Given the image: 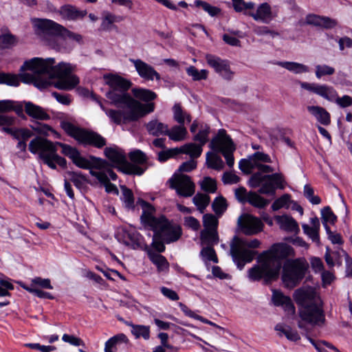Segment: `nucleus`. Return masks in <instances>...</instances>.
Here are the masks:
<instances>
[{
  "instance_id": "1",
  "label": "nucleus",
  "mask_w": 352,
  "mask_h": 352,
  "mask_svg": "<svg viewBox=\"0 0 352 352\" xmlns=\"http://www.w3.org/2000/svg\"><path fill=\"white\" fill-rule=\"evenodd\" d=\"M53 58L43 59L33 58L24 62L20 68L21 72L29 70L31 73L20 75L0 72V84L17 87L21 80L25 83H32L38 89H45L52 85V80L57 78L55 87L60 90H72L80 82L79 78L72 74L75 66L60 62L54 66Z\"/></svg>"
},
{
  "instance_id": "2",
  "label": "nucleus",
  "mask_w": 352,
  "mask_h": 352,
  "mask_svg": "<svg viewBox=\"0 0 352 352\" xmlns=\"http://www.w3.org/2000/svg\"><path fill=\"white\" fill-rule=\"evenodd\" d=\"M56 145L62 148V153L69 157L73 163L78 167L83 169L101 168L107 165V162L100 158L91 157V161L82 157L80 152L74 147L61 142L54 143L50 140L37 136L32 139L29 144V151L33 153H38L39 159L47 164L50 168L56 169V164L65 168L66 160L57 154Z\"/></svg>"
},
{
  "instance_id": "3",
  "label": "nucleus",
  "mask_w": 352,
  "mask_h": 352,
  "mask_svg": "<svg viewBox=\"0 0 352 352\" xmlns=\"http://www.w3.org/2000/svg\"><path fill=\"white\" fill-rule=\"evenodd\" d=\"M103 78L109 88L105 96L110 100L111 104L117 107L128 109L127 111L122 110L124 123L137 121L154 111V103L142 104L132 98L128 93V90L132 85L130 80L113 74H105Z\"/></svg>"
},
{
  "instance_id": "4",
  "label": "nucleus",
  "mask_w": 352,
  "mask_h": 352,
  "mask_svg": "<svg viewBox=\"0 0 352 352\" xmlns=\"http://www.w3.org/2000/svg\"><path fill=\"white\" fill-rule=\"evenodd\" d=\"M294 256V250L290 245L283 243L274 244L258 256L259 265L248 270L249 279L256 281L263 278L266 283L276 279L282 267L281 260Z\"/></svg>"
},
{
  "instance_id": "5",
  "label": "nucleus",
  "mask_w": 352,
  "mask_h": 352,
  "mask_svg": "<svg viewBox=\"0 0 352 352\" xmlns=\"http://www.w3.org/2000/svg\"><path fill=\"white\" fill-rule=\"evenodd\" d=\"M259 240L254 239L250 241L243 239L234 236L230 243V255L237 267L241 270L245 263L253 261L257 252L249 248H257L260 246Z\"/></svg>"
},
{
  "instance_id": "6",
  "label": "nucleus",
  "mask_w": 352,
  "mask_h": 352,
  "mask_svg": "<svg viewBox=\"0 0 352 352\" xmlns=\"http://www.w3.org/2000/svg\"><path fill=\"white\" fill-rule=\"evenodd\" d=\"M32 24L35 34L42 39H47L52 36H59L77 42H80L82 39L80 34H75L50 19H34Z\"/></svg>"
},
{
  "instance_id": "7",
  "label": "nucleus",
  "mask_w": 352,
  "mask_h": 352,
  "mask_svg": "<svg viewBox=\"0 0 352 352\" xmlns=\"http://www.w3.org/2000/svg\"><path fill=\"white\" fill-rule=\"evenodd\" d=\"M305 258L287 259L283 267L282 280L287 288L297 286L304 278L307 271Z\"/></svg>"
},
{
  "instance_id": "8",
  "label": "nucleus",
  "mask_w": 352,
  "mask_h": 352,
  "mask_svg": "<svg viewBox=\"0 0 352 352\" xmlns=\"http://www.w3.org/2000/svg\"><path fill=\"white\" fill-rule=\"evenodd\" d=\"M283 179L280 174L263 175L261 173H254L248 182L252 188L261 186L258 192L264 195L274 194L276 188L283 187Z\"/></svg>"
},
{
  "instance_id": "9",
  "label": "nucleus",
  "mask_w": 352,
  "mask_h": 352,
  "mask_svg": "<svg viewBox=\"0 0 352 352\" xmlns=\"http://www.w3.org/2000/svg\"><path fill=\"white\" fill-rule=\"evenodd\" d=\"M105 156L113 163L119 170L128 175H141L145 171V168H142L128 162L122 151L118 148L107 147L104 149Z\"/></svg>"
},
{
  "instance_id": "10",
  "label": "nucleus",
  "mask_w": 352,
  "mask_h": 352,
  "mask_svg": "<svg viewBox=\"0 0 352 352\" xmlns=\"http://www.w3.org/2000/svg\"><path fill=\"white\" fill-rule=\"evenodd\" d=\"M209 146L212 150L222 153L229 167L233 166L234 159L232 153L235 148L225 129L219 130L217 135L211 140Z\"/></svg>"
},
{
  "instance_id": "11",
  "label": "nucleus",
  "mask_w": 352,
  "mask_h": 352,
  "mask_svg": "<svg viewBox=\"0 0 352 352\" xmlns=\"http://www.w3.org/2000/svg\"><path fill=\"white\" fill-rule=\"evenodd\" d=\"M323 302L316 289L309 287V327H322L325 324Z\"/></svg>"
},
{
  "instance_id": "12",
  "label": "nucleus",
  "mask_w": 352,
  "mask_h": 352,
  "mask_svg": "<svg viewBox=\"0 0 352 352\" xmlns=\"http://www.w3.org/2000/svg\"><path fill=\"white\" fill-rule=\"evenodd\" d=\"M294 298L298 307V327L303 329V335L308 338V288L303 287L296 289Z\"/></svg>"
},
{
  "instance_id": "13",
  "label": "nucleus",
  "mask_w": 352,
  "mask_h": 352,
  "mask_svg": "<svg viewBox=\"0 0 352 352\" xmlns=\"http://www.w3.org/2000/svg\"><path fill=\"white\" fill-rule=\"evenodd\" d=\"M168 182L170 188L174 189L179 197H190L195 194V184L187 175L174 174Z\"/></svg>"
},
{
  "instance_id": "14",
  "label": "nucleus",
  "mask_w": 352,
  "mask_h": 352,
  "mask_svg": "<svg viewBox=\"0 0 352 352\" xmlns=\"http://www.w3.org/2000/svg\"><path fill=\"white\" fill-rule=\"evenodd\" d=\"M138 204L142 208V213L140 217L142 223L145 226L149 228L151 230H155L160 225L163 223L162 219L164 216H161L157 218L154 216L155 210L154 207L143 199H139Z\"/></svg>"
},
{
  "instance_id": "15",
  "label": "nucleus",
  "mask_w": 352,
  "mask_h": 352,
  "mask_svg": "<svg viewBox=\"0 0 352 352\" xmlns=\"http://www.w3.org/2000/svg\"><path fill=\"white\" fill-rule=\"evenodd\" d=\"M238 225L245 235H254L263 230V222L257 217L249 214L241 215L238 219Z\"/></svg>"
},
{
  "instance_id": "16",
  "label": "nucleus",
  "mask_w": 352,
  "mask_h": 352,
  "mask_svg": "<svg viewBox=\"0 0 352 352\" xmlns=\"http://www.w3.org/2000/svg\"><path fill=\"white\" fill-rule=\"evenodd\" d=\"M206 60L208 65L214 69L223 78L230 80L234 75V72L231 71L229 62L227 60L212 54H207Z\"/></svg>"
},
{
  "instance_id": "17",
  "label": "nucleus",
  "mask_w": 352,
  "mask_h": 352,
  "mask_svg": "<svg viewBox=\"0 0 352 352\" xmlns=\"http://www.w3.org/2000/svg\"><path fill=\"white\" fill-rule=\"evenodd\" d=\"M163 223L156 228L155 230L159 231L163 237V240L169 243L177 241L182 234V228L179 226H171L168 221L164 217L162 219Z\"/></svg>"
},
{
  "instance_id": "18",
  "label": "nucleus",
  "mask_w": 352,
  "mask_h": 352,
  "mask_svg": "<svg viewBox=\"0 0 352 352\" xmlns=\"http://www.w3.org/2000/svg\"><path fill=\"white\" fill-rule=\"evenodd\" d=\"M15 110L19 114L22 111V107L15 109L14 102L12 100H0V126L10 127L15 122V117L9 116L6 113Z\"/></svg>"
},
{
  "instance_id": "19",
  "label": "nucleus",
  "mask_w": 352,
  "mask_h": 352,
  "mask_svg": "<svg viewBox=\"0 0 352 352\" xmlns=\"http://www.w3.org/2000/svg\"><path fill=\"white\" fill-rule=\"evenodd\" d=\"M129 61L132 63L139 76L147 80H153L154 78L156 80H160V74L150 65L144 62L141 59L130 58Z\"/></svg>"
},
{
  "instance_id": "20",
  "label": "nucleus",
  "mask_w": 352,
  "mask_h": 352,
  "mask_svg": "<svg viewBox=\"0 0 352 352\" xmlns=\"http://www.w3.org/2000/svg\"><path fill=\"white\" fill-rule=\"evenodd\" d=\"M245 14L263 23H269L273 19L271 6L267 3H261L255 10H251Z\"/></svg>"
},
{
  "instance_id": "21",
  "label": "nucleus",
  "mask_w": 352,
  "mask_h": 352,
  "mask_svg": "<svg viewBox=\"0 0 352 352\" xmlns=\"http://www.w3.org/2000/svg\"><path fill=\"white\" fill-rule=\"evenodd\" d=\"M78 142L85 145H91L98 148L103 147L107 144L105 138L98 133L85 129Z\"/></svg>"
},
{
  "instance_id": "22",
  "label": "nucleus",
  "mask_w": 352,
  "mask_h": 352,
  "mask_svg": "<svg viewBox=\"0 0 352 352\" xmlns=\"http://www.w3.org/2000/svg\"><path fill=\"white\" fill-rule=\"evenodd\" d=\"M90 97L94 101L96 102L100 105V108L105 112L106 115L110 118L112 122L118 125L124 124L122 109H107L102 103L100 97L93 92L90 94Z\"/></svg>"
},
{
  "instance_id": "23",
  "label": "nucleus",
  "mask_w": 352,
  "mask_h": 352,
  "mask_svg": "<svg viewBox=\"0 0 352 352\" xmlns=\"http://www.w3.org/2000/svg\"><path fill=\"white\" fill-rule=\"evenodd\" d=\"M57 12L63 19L69 21L82 19L87 14L85 10H80L76 6L70 4L61 6Z\"/></svg>"
},
{
  "instance_id": "24",
  "label": "nucleus",
  "mask_w": 352,
  "mask_h": 352,
  "mask_svg": "<svg viewBox=\"0 0 352 352\" xmlns=\"http://www.w3.org/2000/svg\"><path fill=\"white\" fill-rule=\"evenodd\" d=\"M309 91L322 97L329 100L333 101L336 98V91L331 86L319 85L316 83L309 84Z\"/></svg>"
},
{
  "instance_id": "25",
  "label": "nucleus",
  "mask_w": 352,
  "mask_h": 352,
  "mask_svg": "<svg viewBox=\"0 0 352 352\" xmlns=\"http://www.w3.org/2000/svg\"><path fill=\"white\" fill-rule=\"evenodd\" d=\"M25 111L27 115L36 120H48L50 119V115L45 109L31 102H25Z\"/></svg>"
},
{
  "instance_id": "26",
  "label": "nucleus",
  "mask_w": 352,
  "mask_h": 352,
  "mask_svg": "<svg viewBox=\"0 0 352 352\" xmlns=\"http://www.w3.org/2000/svg\"><path fill=\"white\" fill-rule=\"evenodd\" d=\"M146 251L151 261L156 265L158 272H160L168 270L169 263L164 256L148 248L146 249Z\"/></svg>"
},
{
  "instance_id": "27",
  "label": "nucleus",
  "mask_w": 352,
  "mask_h": 352,
  "mask_svg": "<svg viewBox=\"0 0 352 352\" xmlns=\"http://www.w3.org/2000/svg\"><path fill=\"white\" fill-rule=\"evenodd\" d=\"M309 25L318 26L325 29H331L338 25V21L336 19L327 16H321L316 14H309Z\"/></svg>"
},
{
  "instance_id": "28",
  "label": "nucleus",
  "mask_w": 352,
  "mask_h": 352,
  "mask_svg": "<svg viewBox=\"0 0 352 352\" xmlns=\"http://www.w3.org/2000/svg\"><path fill=\"white\" fill-rule=\"evenodd\" d=\"M277 223L280 229L292 233H298L300 230L297 222L291 217L287 215L276 217Z\"/></svg>"
},
{
  "instance_id": "29",
  "label": "nucleus",
  "mask_w": 352,
  "mask_h": 352,
  "mask_svg": "<svg viewBox=\"0 0 352 352\" xmlns=\"http://www.w3.org/2000/svg\"><path fill=\"white\" fill-rule=\"evenodd\" d=\"M2 131L12 135L14 139L25 143L33 135V133L25 128L3 127Z\"/></svg>"
},
{
  "instance_id": "30",
  "label": "nucleus",
  "mask_w": 352,
  "mask_h": 352,
  "mask_svg": "<svg viewBox=\"0 0 352 352\" xmlns=\"http://www.w3.org/2000/svg\"><path fill=\"white\" fill-rule=\"evenodd\" d=\"M148 133L153 136L166 135L168 126L157 120H152L145 125Z\"/></svg>"
},
{
  "instance_id": "31",
  "label": "nucleus",
  "mask_w": 352,
  "mask_h": 352,
  "mask_svg": "<svg viewBox=\"0 0 352 352\" xmlns=\"http://www.w3.org/2000/svg\"><path fill=\"white\" fill-rule=\"evenodd\" d=\"M309 111L316 120L321 124L329 125L330 124V114L323 107L319 106L309 107Z\"/></svg>"
},
{
  "instance_id": "32",
  "label": "nucleus",
  "mask_w": 352,
  "mask_h": 352,
  "mask_svg": "<svg viewBox=\"0 0 352 352\" xmlns=\"http://www.w3.org/2000/svg\"><path fill=\"white\" fill-rule=\"evenodd\" d=\"M127 337L124 333L117 334L109 338L104 344V352H117L120 343H127Z\"/></svg>"
},
{
  "instance_id": "33",
  "label": "nucleus",
  "mask_w": 352,
  "mask_h": 352,
  "mask_svg": "<svg viewBox=\"0 0 352 352\" xmlns=\"http://www.w3.org/2000/svg\"><path fill=\"white\" fill-rule=\"evenodd\" d=\"M178 155L184 153L190 155L191 159L197 158L202 153V146L195 143L186 144L180 147H177Z\"/></svg>"
},
{
  "instance_id": "34",
  "label": "nucleus",
  "mask_w": 352,
  "mask_h": 352,
  "mask_svg": "<svg viewBox=\"0 0 352 352\" xmlns=\"http://www.w3.org/2000/svg\"><path fill=\"white\" fill-rule=\"evenodd\" d=\"M129 157L132 162L131 164L145 168V170H146L148 157L143 151L139 149L131 151L129 154Z\"/></svg>"
},
{
  "instance_id": "35",
  "label": "nucleus",
  "mask_w": 352,
  "mask_h": 352,
  "mask_svg": "<svg viewBox=\"0 0 352 352\" xmlns=\"http://www.w3.org/2000/svg\"><path fill=\"white\" fill-rule=\"evenodd\" d=\"M187 130L184 125H175L170 129L168 128L166 135L173 141L179 142L186 138Z\"/></svg>"
},
{
  "instance_id": "36",
  "label": "nucleus",
  "mask_w": 352,
  "mask_h": 352,
  "mask_svg": "<svg viewBox=\"0 0 352 352\" xmlns=\"http://www.w3.org/2000/svg\"><path fill=\"white\" fill-rule=\"evenodd\" d=\"M200 239L203 244L213 247L219 243L217 230H203L201 232Z\"/></svg>"
},
{
  "instance_id": "37",
  "label": "nucleus",
  "mask_w": 352,
  "mask_h": 352,
  "mask_svg": "<svg viewBox=\"0 0 352 352\" xmlns=\"http://www.w3.org/2000/svg\"><path fill=\"white\" fill-rule=\"evenodd\" d=\"M132 93L135 98L148 102L149 104L151 101L155 100L157 98V94L147 89L143 88H133L132 89Z\"/></svg>"
},
{
  "instance_id": "38",
  "label": "nucleus",
  "mask_w": 352,
  "mask_h": 352,
  "mask_svg": "<svg viewBox=\"0 0 352 352\" xmlns=\"http://www.w3.org/2000/svg\"><path fill=\"white\" fill-rule=\"evenodd\" d=\"M66 174L67 177L66 179L72 182L78 189L84 188L87 182V177L80 172L68 171Z\"/></svg>"
},
{
  "instance_id": "39",
  "label": "nucleus",
  "mask_w": 352,
  "mask_h": 352,
  "mask_svg": "<svg viewBox=\"0 0 352 352\" xmlns=\"http://www.w3.org/2000/svg\"><path fill=\"white\" fill-rule=\"evenodd\" d=\"M275 330L278 332L280 336H285L289 340L296 341L300 339V336L296 331L292 330L290 327L283 324H277L275 327Z\"/></svg>"
},
{
  "instance_id": "40",
  "label": "nucleus",
  "mask_w": 352,
  "mask_h": 352,
  "mask_svg": "<svg viewBox=\"0 0 352 352\" xmlns=\"http://www.w3.org/2000/svg\"><path fill=\"white\" fill-rule=\"evenodd\" d=\"M320 228V223L319 219L316 217L311 218L309 224V239L318 246L320 245L319 235Z\"/></svg>"
},
{
  "instance_id": "41",
  "label": "nucleus",
  "mask_w": 352,
  "mask_h": 352,
  "mask_svg": "<svg viewBox=\"0 0 352 352\" xmlns=\"http://www.w3.org/2000/svg\"><path fill=\"white\" fill-rule=\"evenodd\" d=\"M60 125L67 134L79 142L84 129L77 127L72 123L67 121L62 122Z\"/></svg>"
},
{
  "instance_id": "42",
  "label": "nucleus",
  "mask_w": 352,
  "mask_h": 352,
  "mask_svg": "<svg viewBox=\"0 0 352 352\" xmlns=\"http://www.w3.org/2000/svg\"><path fill=\"white\" fill-rule=\"evenodd\" d=\"M122 20V17L120 16H116L110 12H106L104 14L100 28L102 30L109 31L113 23L120 22Z\"/></svg>"
},
{
  "instance_id": "43",
  "label": "nucleus",
  "mask_w": 352,
  "mask_h": 352,
  "mask_svg": "<svg viewBox=\"0 0 352 352\" xmlns=\"http://www.w3.org/2000/svg\"><path fill=\"white\" fill-rule=\"evenodd\" d=\"M131 327V333L135 338H143L147 340L150 338V327L148 326L140 324H129Z\"/></svg>"
},
{
  "instance_id": "44",
  "label": "nucleus",
  "mask_w": 352,
  "mask_h": 352,
  "mask_svg": "<svg viewBox=\"0 0 352 352\" xmlns=\"http://www.w3.org/2000/svg\"><path fill=\"white\" fill-rule=\"evenodd\" d=\"M210 201L209 195L206 194L197 193L192 199L193 204L197 207L201 213H204L206 208Z\"/></svg>"
},
{
  "instance_id": "45",
  "label": "nucleus",
  "mask_w": 352,
  "mask_h": 352,
  "mask_svg": "<svg viewBox=\"0 0 352 352\" xmlns=\"http://www.w3.org/2000/svg\"><path fill=\"white\" fill-rule=\"evenodd\" d=\"M277 65L295 74L305 73L307 70L306 65L294 62H278Z\"/></svg>"
},
{
  "instance_id": "46",
  "label": "nucleus",
  "mask_w": 352,
  "mask_h": 352,
  "mask_svg": "<svg viewBox=\"0 0 352 352\" xmlns=\"http://www.w3.org/2000/svg\"><path fill=\"white\" fill-rule=\"evenodd\" d=\"M277 65L295 74L305 73L307 70L306 65L294 62H278Z\"/></svg>"
},
{
  "instance_id": "47",
  "label": "nucleus",
  "mask_w": 352,
  "mask_h": 352,
  "mask_svg": "<svg viewBox=\"0 0 352 352\" xmlns=\"http://www.w3.org/2000/svg\"><path fill=\"white\" fill-rule=\"evenodd\" d=\"M210 126L207 124H200L199 132L194 136L193 140L203 146L208 141Z\"/></svg>"
},
{
  "instance_id": "48",
  "label": "nucleus",
  "mask_w": 352,
  "mask_h": 352,
  "mask_svg": "<svg viewBox=\"0 0 352 352\" xmlns=\"http://www.w3.org/2000/svg\"><path fill=\"white\" fill-rule=\"evenodd\" d=\"M206 162L208 167L214 170H220L223 168V162L221 158L210 152L206 155Z\"/></svg>"
},
{
  "instance_id": "49",
  "label": "nucleus",
  "mask_w": 352,
  "mask_h": 352,
  "mask_svg": "<svg viewBox=\"0 0 352 352\" xmlns=\"http://www.w3.org/2000/svg\"><path fill=\"white\" fill-rule=\"evenodd\" d=\"M246 202H248L252 206L259 208H264L268 204V201L265 199L261 197L255 192H248Z\"/></svg>"
},
{
  "instance_id": "50",
  "label": "nucleus",
  "mask_w": 352,
  "mask_h": 352,
  "mask_svg": "<svg viewBox=\"0 0 352 352\" xmlns=\"http://www.w3.org/2000/svg\"><path fill=\"white\" fill-rule=\"evenodd\" d=\"M186 73L192 77L193 80H206L208 75V72L206 69L199 70L195 66H190L186 68Z\"/></svg>"
},
{
  "instance_id": "51",
  "label": "nucleus",
  "mask_w": 352,
  "mask_h": 352,
  "mask_svg": "<svg viewBox=\"0 0 352 352\" xmlns=\"http://www.w3.org/2000/svg\"><path fill=\"white\" fill-rule=\"evenodd\" d=\"M120 188L122 192V199L125 204V207L129 209H133L135 206L133 192L125 186H121Z\"/></svg>"
},
{
  "instance_id": "52",
  "label": "nucleus",
  "mask_w": 352,
  "mask_h": 352,
  "mask_svg": "<svg viewBox=\"0 0 352 352\" xmlns=\"http://www.w3.org/2000/svg\"><path fill=\"white\" fill-rule=\"evenodd\" d=\"M212 207L216 214H222L228 207L226 199L221 196L216 197L212 204Z\"/></svg>"
},
{
  "instance_id": "53",
  "label": "nucleus",
  "mask_w": 352,
  "mask_h": 352,
  "mask_svg": "<svg viewBox=\"0 0 352 352\" xmlns=\"http://www.w3.org/2000/svg\"><path fill=\"white\" fill-rule=\"evenodd\" d=\"M232 6L237 12H245V14L253 10L254 3L253 2H245L243 0H232Z\"/></svg>"
},
{
  "instance_id": "54",
  "label": "nucleus",
  "mask_w": 352,
  "mask_h": 352,
  "mask_svg": "<svg viewBox=\"0 0 352 352\" xmlns=\"http://www.w3.org/2000/svg\"><path fill=\"white\" fill-rule=\"evenodd\" d=\"M195 5L197 7L201 8L204 11L208 12L211 16H215L220 13L221 10L215 6H211L208 3L201 1L196 0Z\"/></svg>"
},
{
  "instance_id": "55",
  "label": "nucleus",
  "mask_w": 352,
  "mask_h": 352,
  "mask_svg": "<svg viewBox=\"0 0 352 352\" xmlns=\"http://www.w3.org/2000/svg\"><path fill=\"white\" fill-rule=\"evenodd\" d=\"M200 254L205 262L212 261L214 263H218V258L212 247L206 246L203 248L201 250Z\"/></svg>"
},
{
  "instance_id": "56",
  "label": "nucleus",
  "mask_w": 352,
  "mask_h": 352,
  "mask_svg": "<svg viewBox=\"0 0 352 352\" xmlns=\"http://www.w3.org/2000/svg\"><path fill=\"white\" fill-rule=\"evenodd\" d=\"M204 230H217L218 219L212 214H206L203 217Z\"/></svg>"
},
{
  "instance_id": "57",
  "label": "nucleus",
  "mask_w": 352,
  "mask_h": 352,
  "mask_svg": "<svg viewBox=\"0 0 352 352\" xmlns=\"http://www.w3.org/2000/svg\"><path fill=\"white\" fill-rule=\"evenodd\" d=\"M256 162L252 160V156H250L249 159H242L239 162V168L245 174H250L256 168Z\"/></svg>"
},
{
  "instance_id": "58",
  "label": "nucleus",
  "mask_w": 352,
  "mask_h": 352,
  "mask_svg": "<svg viewBox=\"0 0 352 352\" xmlns=\"http://www.w3.org/2000/svg\"><path fill=\"white\" fill-rule=\"evenodd\" d=\"M201 189L207 192L214 193L217 190L216 181L210 177H205L200 182Z\"/></svg>"
},
{
  "instance_id": "59",
  "label": "nucleus",
  "mask_w": 352,
  "mask_h": 352,
  "mask_svg": "<svg viewBox=\"0 0 352 352\" xmlns=\"http://www.w3.org/2000/svg\"><path fill=\"white\" fill-rule=\"evenodd\" d=\"M154 234L151 246L157 252V253L163 252L165 250V245L162 241L163 237L159 231L153 230Z\"/></svg>"
},
{
  "instance_id": "60",
  "label": "nucleus",
  "mask_w": 352,
  "mask_h": 352,
  "mask_svg": "<svg viewBox=\"0 0 352 352\" xmlns=\"http://www.w3.org/2000/svg\"><path fill=\"white\" fill-rule=\"evenodd\" d=\"M16 43L14 36L6 34L0 35V49H7L12 47Z\"/></svg>"
},
{
  "instance_id": "61",
  "label": "nucleus",
  "mask_w": 352,
  "mask_h": 352,
  "mask_svg": "<svg viewBox=\"0 0 352 352\" xmlns=\"http://www.w3.org/2000/svg\"><path fill=\"white\" fill-rule=\"evenodd\" d=\"M321 215L324 226L327 224V222L334 224L336 221L337 217L329 206H326L321 210Z\"/></svg>"
},
{
  "instance_id": "62",
  "label": "nucleus",
  "mask_w": 352,
  "mask_h": 352,
  "mask_svg": "<svg viewBox=\"0 0 352 352\" xmlns=\"http://www.w3.org/2000/svg\"><path fill=\"white\" fill-rule=\"evenodd\" d=\"M324 229L328 236V239L333 244L342 245L343 243V239L340 233L336 231H331L329 226L327 224L324 225Z\"/></svg>"
},
{
  "instance_id": "63",
  "label": "nucleus",
  "mask_w": 352,
  "mask_h": 352,
  "mask_svg": "<svg viewBox=\"0 0 352 352\" xmlns=\"http://www.w3.org/2000/svg\"><path fill=\"white\" fill-rule=\"evenodd\" d=\"M335 72V69L327 65H318L316 66V76L320 78L324 76H331Z\"/></svg>"
},
{
  "instance_id": "64",
  "label": "nucleus",
  "mask_w": 352,
  "mask_h": 352,
  "mask_svg": "<svg viewBox=\"0 0 352 352\" xmlns=\"http://www.w3.org/2000/svg\"><path fill=\"white\" fill-rule=\"evenodd\" d=\"M173 118L179 124L184 125L186 111H183L180 104H175L173 107Z\"/></svg>"
}]
</instances>
